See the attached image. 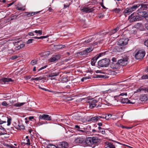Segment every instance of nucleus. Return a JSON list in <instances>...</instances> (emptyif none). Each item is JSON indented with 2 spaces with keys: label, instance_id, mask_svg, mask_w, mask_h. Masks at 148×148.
Wrapping results in <instances>:
<instances>
[{
  "label": "nucleus",
  "instance_id": "nucleus-1",
  "mask_svg": "<svg viewBox=\"0 0 148 148\" xmlns=\"http://www.w3.org/2000/svg\"><path fill=\"white\" fill-rule=\"evenodd\" d=\"M100 141L97 137H88L85 140L84 146H89L94 147L97 143H99Z\"/></svg>",
  "mask_w": 148,
  "mask_h": 148
},
{
  "label": "nucleus",
  "instance_id": "nucleus-2",
  "mask_svg": "<svg viewBox=\"0 0 148 148\" xmlns=\"http://www.w3.org/2000/svg\"><path fill=\"white\" fill-rule=\"evenodd\" d=\"M140 5L139 4L134 5L132 4L131 6L126 8L124 10V13L125 15L130 14L132 12L136 10Z\"/></svg>",
  "mask_w": 148,
  "mask_h": 148
},
{
  "label": "nucleus",
  "instance_id": "nucleus-3",
  "mask_svg": "<svg viewBox=\"0 0 148 148\" xmlns=\"http://www.w3.org/2000/svg\"><path fill=\"white\" fill-rule=\"evenodd\" d=\"M110 61V60L108 59H103L98 62V64L101 67H106L108 66Z\"/></svg>",
  "mask_w": 148,
  "mask_h": 148
},
{
  "label": "nucleus",
  "instance_id": "nucleus-4",
  "mask_svg": "<svg viewBox=\"0 0 148 148\" xmlns=\"http://www.w3.org/2000/svg\"><path fill=\"white\" fill-rule=\"evenodd\" d=\"M145 54V51L144 50H139L135 54V57L137 60L142 59L144 56Z\"/></svg>",
  "mask_w": 148,
  "mask_h": 148
},
{
  "label": "nucleus",
  "instance_id": "nucleus-5",
  "mask_svg": "<svg viewBox=\"0 0 148 148\" xmlns=\"http://www.w3.org/2000/svg\"><path fill=\"white\" fill-rule=\"evenodd\" d=\"M128 60V57L125 56L124 57H122L121 59L119 60L118 61V63H119L120 66H125L127 64Z\"/></svg>",
  "mask_w": 148,
  "mask_h": 148
},
{
  "label": "nucleus",
  "instance_id": "nucleus-6",
  "mask_svg": "<svg viewBox=\"0 0 148 148\" xmlns=\"http://www.w3.org/2000/svg\"><path fill=\"white\" fill-rule=\"evenodd\" d=\"M136 13H133L129 16V18L130 19V21L132 22L139 21L141 18L138 15H136Z\"/></svg>",
  "mask_w": 148,
  "mask_h": 148
},
{
  "label": "nucleus",
  "instance_id": "nucleus-7",
  "mask_svg": "<svg viewBox=\"0 0 148 148\" xmlns=\"http://www.w3.org/2000/svg\"><path fill=\"white\" fill-rule=\"evenodd\" d=\"M129 40L128 38H123L119 40L118 42V44L120 46L125 45H127Z\"/></svg>",
  "mask_w": 148,
  "mask_h": 148
},
{
  "label": "nucleus",
  "instance_id": "nucleus-8",
  "mask_svg": "<svg viewBox=\"0 0 148 148\" xmlns=\"http://www.w3.org/2000/svg\"><path fill=\"white\" fill-rule=\"evenodd\" d=\"M39 120H44L47 121H50L51 120V117L49 116V115L46 114H42L39 116Z\"/></svg>",
  "mask_w": 148,
  "mask_h": 148
},
{
  "label": "nucleus",
  "instance_id": "nucleus-9",
  "mask_svg": "<svg viewBox=\"0 0 148 148\" xmlns=\"http://www.w3.org/2000/svg\"><path fill=\"white\" fill-rule=\"evenodd\" d=\"M40 11L37 12H24L23 14V16L24 17H28L36 14L40 12Z\"/></svg>",
  "mask_w": 148,
  "mask_h": 148
},
{
  "label": "nucleus",
  "instance_id": "nucleus-10",
  "mask_svg": "<svg viewBox=\"0 0 148 148\" xmlns=\"http://www.w3.org/2000/svg\"><path fill=\"white\" fill-rule=\"evenodd\" d=\"M85 139L82 138H79L75 139L74 142L76 143L80 144L84 146Z\"/></svg>",
  "mask_w": 148,
  "mask_h": 148
},
{
  "label": "nucleus",
  "instance_id": "nucleus-11",
  "mask_svg": "<svg viewBox=\"0 0 148 148\" xmlns=\"http://www.w3.org/2000/svg\"><path fill=\"white\" fill-rule=\"evenodd\" d=\"M58 148H68V144L66 142L63 141L58 145Z\"/></svg>",
  "mask_w": 148,
  "mask_h": 148
},
{
  "label": "nucleus",
  "instance_id": "nucleus-12",
  "mask_svg": "<svg viewBox=\"0 0 148 148\" xmlns=\"http://www.w3.org/2000/svg\"><path fill=\"white\" fill-rule=\"evenodd\" d=\"M110 67L113 69H118L120 67V66L117 62H116L111 63Z\"/></svg>",
  "mask_w": 148,
  "mask_h": 148
},
{
  "label": "nucleus",
  "instance_id": "nucleus-13",
  "mask_svg": "<svg viewBox=\"0 0 148 148\" xmlns=\"http://www.w3.org/2000/svg\"><path fill=\"white\" fill-rule=\"evenodd\" d=\"M138 14L141 16L144 17L145 19L148 17V12L142 11L138 12Z\"/></svg>",
  "mask_w": 148,
  "mask_h": 148
},
{
  "label": "nucleus",
  "instance_id": "nucleus-14",
  "mask_svg": "<svg viewBox=\"0 0 148 148\" xmlns=\"http://www.w3.org/2000/svg\"><path fill=\"white\" fill-rule=\"evenodd\" d=\"M0 81L2 83H5L6 82H9L12 81V80L9 78H4L1 79Z\"/></svg>",
  "mask_w": 148,
  "mask_h": 148
},
{
  "label": "nucleus",
  "instance_id": "nucleus-15",
  "mask_svg": "<svg viewBox=\"0 0 148 148\" xmlns=\"http://www.w3.org/2000/svg\"><path fill=\"white\" fill-rule=\"evenodd\" d=\"M120 101L123 103H132L128 98H123L119 100Z\"/></svg>",
  "mask_w": 148,
  "mask_h": 148
},
{
  "label": "nucleus",
  "instance_id": "nucleus-16",
  "mask_svg": "<svg viewBox=\"0 0 148 148\" xmlns=\"http://www.w3.org/2000/svg\"><path fill=\"white\" fill-rule=\"evenodd\" d=\"M144 91L148 92V88H145L143 87H140L135 92V93L140 92L141 91Z\"/></svg>",
  "mask_w": 148,
  "mask_h": 148
},
{
  "label": "nucleus",
  "instance_id": "nucleus-17",
  "mask_svg": "<svg viewBox=\"0 0 148 148\" xmlns=\"http://www.w3.org/2000/svg\"><path fill=\"white\" fill-rule=\"evenodd\" d=\"M148 97L147 95L144 94L141 95L140 97V100L141 101H147L148 99Z\"/></svg>",
  "mask_w": 148,
  "mask_h": 148
},
{
  "label": "nucleus",
  "instance_id": "nucleus-18",
  "mask_svg": "<svg viewBox=\"0 0 148 148\" xmlns=\"http://www.w3.org/2000/svg\"><path fill=\"white\" fill-rule=\"evenodd\" d=\"M58 72H53L49 73L48 75V77H53L58 76L59 75Z\"/></svg>",
  "mask_w": 148,
  "mask_h": 148
},
{
  "label": "nucleus",
  "instance_id": "nucleus-19",
  "mask_svg": "<svg viewBox=\"0 0 148 148\" xmlns=\"http://www.w3.org/2000/svg\"><path fill=\"white\" fill-rule=\"evenodd\" d=\"M81 11L82 12L87 13L88 12H91V9L88 7H84L82 8L81 10Z\"/></svg>",
  "mask_w": 148,
  "mask_h": 148
},
{
  "label": "nucleus",
  "instance_id": "nucleus-20",
  "mask_svg": "<svg viewBox=\"0 0 148 148\" xmlns=\"http://www.w3.org/2000/svg\"><path fill=\"white\" fill-rule=\"evenodd\" d=\"M97 59V58L95 56L93 58L91 59V63L92 66H95V63Z\"/></svg>",
  "mask_w": 148,
  "mask_h": 148
},
{
  "label": "nucleus",
  "instance_id": "nucleus-21",
  "mask_svg": "<svg viewBox=\"0 0 148 148\" xmlns=\"http://www.w3.org/2000/svg\"><path fill=\"white\" fill-rule=\"evenodd\" d=\"M141 8L143 10H146L148 11L147 10V6H148V4H141Z\"/></svg>",
  "mask_w": 148,
  "mask_h": 148
},
{
  "label": "nucleus",
  "instance_id": "nucleus-22",
  "mask_svg": "<svg viewBox=\"0 0 148 148\" xmlns=\"http://www.w3.org/2000/svg\"><path fill=\"white\" fill-rule=\"evenodd\" d=\"M98 116H96L95 117H92L90 119L88 120V121H92V122H95L98 120Z\"/></svg>",
  "mask_w": 148,
  "mask_h": 148
},
{
  "label": "nucleus",
  "instance_id": "nucleus-23",
  "mask_svg": "<svg viewBox=\"0 0 148 148\" xmlns=\"http://www.w3.org/2000/svg\"><path fill=\"white\" fill-rule=\"evenodd\" d=\"M107 146H108L105 148H115L114 145L111 143H108L107 144Z\"/></svg>",
  "mask_w": 148,
  "mask_h": 148
},
{
  "label": "nucleus",
  "instance_id": "nucleus-24",
  "mask_svg": "<svg viewBox=\"0 0 148 148\" xmlns=\"http://www.w3.org/2000/svg\"><path fill=\"white\" fill-rule=\"evenodd\" d=\"M143 25L142 23H138L135 25V27L137 28L140 29V28L143 27Z\"/></svg>",
  "mask_w": 148,
  "mask_h": 148
},
{
  "label": "nucleus",
  "instance_id": "nucleus-25",
  "mask_svg": "<svg viewBox=\"0 0 148 148\" xmlns=\"http://www.w3.org/2000/svg\"><path fill=\"white\" fill-rule=\"evenodd\" d=\"M18 127L17 128V129L18 130H23L25 128V126L23 124H19L18 125Z\"/></svg>",
  "mask_w": 148,
  "mask_h": 148
},
{
  "label": "nucleus",
  "instance_id": "nucleus-26",
  "mask_svg": "<svg viewBox=\"0 0 148 148\" xmlns=\"http://www.w3.org/2000/svg\"><path fill=\"white\" fill-rule=\"evenodd\" d=\"M105 119L106 120H109L112 116V115L110 114H105Z\"/></svg>",
  "mask_w": 148,
  "mask_h": 148
},
{
  "label": "nucleus",
  "instance_id": "nucleus-27",
  "mask_svg": "<svg viewBox=\"0 0 148 148\" xmlns=\"http://www.w3.org/2000/svg\"><path fill=\"white\" fill-rule=\"evenodd\" d=\"M121 10L119 8H116L113 9L112 11H114L116 13H119Z\"/></svg>",
  "mask_w": 148,
  "mask_h": 148
},
{
  "label": "nucleus",
  "instance_id": "nucleus-28",
  "mask_svg": "<svg viewBox=\"0 0 148 148\" xmlns=\"http://www.w3.org/2000/svg\"><path fill=\"white\" fill-rule=\"evenodd\" d=\"M69 119H61V121L62 123H64L66 124H68L69 122L68 121Z\"/></svg>",
  "mask_w": 148,
  "mask_h": 148
},
{
  "label": "nucleus",
  "instance_id": "nucleus-29",
  "mask_svg": "<svg viewBox=\"0 0 148 148\" xmlns=\"http://www.w3.org/2000/svg\"><path fill=\"white\" fill-rule=\"evenodd\" d=\"M65 47L64 45H58L56 46V48L57 49H60L64 48Z\"/></svg>",
  "mask_w": 148,
  "mask_h": 148
},
{
  "label": "nucleus",
  "instance_id": "nucleus-30",
  "mask_svg": "<svg viewBox=\"0 0 148 148\" xmlns=\"http://www.w3.org/2000/svg\"><path fill=\"white\" fill-rule=\"evenodd\" d=\"M24 44L23 43L20 44V45L16 47V48H17V49L18 50L21 49V48H23L24 47Z\"/></svg>",
  "mask_w": 148,
  "mask_h": 148
},
{
  "label": "nucleus",
  "instance_id": "nucleus-31",
  "mask_svg": "<svg viewBox=\"0 0 148 148\" xmlns=\"http://www.w3.org/2000/svg\"><path fill=\"white\" fill-rule=\"evenodd\" d=\"M25 102L19 103H16V104H15L14 105L16 107H19L21 106H22V105H23L24 104H25Z\"/></svg>",
  "mask_w": 148,
  "mask_h": 148
},
{
  "label": "nucleus",
  "instance_id": "nucleus-32",
  "mask_svg": "<svg viewBox=\"0 0 148 148\" xmlns=\"http://www.w3.org/2000/svg\"><path fill=\"white\" fill-rule=\"evenodd\" d=\"M47 148H58V147H57L55 145L53 144L49 145H47Z\"/></svg>",
  "mask_w": 148,
  "mask_h": 148
},
{
  "label": "nucleus",
  "instance_id": "nucleus-33",
  "mask_svg": "<svg viewBox=\"0 0 148 148\" xmlns=\"http://www.w3.org/2000/svg\"><path fill=\"white\" fill-rule=\"evenodd\" d=\"M48 123H49V122H48L47 121H40L38 123V125H42L43 124H47Z\"/></svg>",
  "mask_w": 148,
  "mask_h": 148
},
{
  "label": "nucleus",
  "instance_id": "nucleus-34",
  "mask_svg": "<svg viewBox=\"0 0 148 148\" xmlns=\"http://www.w3.org/2000/svg\"><path fill=\"white\" fill-rule=\"evenodd\" d=\"M37 60H34L31 61V63L32 65H34L37 63Z\"/></svg>",
  "mask_w": 148,
  "mask_h": 148
},
{
  "label": "nucleus",
  "instance_id": "nucleus-35",
  "mask_svg": "<svg viewBox=\"0 0 148 148\" xmlns=\"http://www.w3.org/2000/svg\"><path fill=\"white\" fill-rule=\"evenodd\" d=\"M85 50L87 54L88 53H89L92 50V49L91 48L89 47L85 49Z\"/></svg>",
  "mask_w": 148,
  "mask_h": 148
},
{
  "label": "nucleus",
  "instance_id": "nucleus-36",
  "mask_svg": "<svg viewBox=\"0 0 148 148\" xmlns=\"http://www.w3.org/2000/svg\"><path fill=\"white\" fill-rule=\"evenodd\" d=\"M97 105V104L95 103H91V104L90 105V107L91 108H94L95 106H96Z\"/></svg>",
  "mask_w": 148,
  "mask_h": 148
},
{
  "label": "nucleus",
  "instance_id": "nucleus-37",
  "mask_svg": "<svg viewBox=\"0 0 148 148\" xmlns=\"http://www.w3.org/2000/svg\"><path fill=\"white\" fill-rule=\"evenodd\" d=\"M36 34H38L40 35H41L42 34V30H36L34 32Z\"/></svg>",
  "mask_w": 148,
  "mask_h": 148
},
{
  "label": "nucleus",
  "instance_id": "nucleus-38",
  "mask_svg": "<svg viewBox=\"0 0 148 148\" xmlns=\"http://www.w3.org/2000/svg\"><path fill=\"white\" fill-rule=\"evenodd\" d=\"M7 118H8L7 125L8 126H9L10 125L12 119H11V118H9L7 117Z\"/></svg>",
  "mask_w": 148,
  "mask_h": 148
},
{
  "label": "nucleus",
  "instance_id": "nucleus-39",
  "mask_svg": "<svg viewBox=\"0 0 148 148\" xmlns=\"http://www.w3.org/2000/svg\"><path fill=\"white\" fill-rule=\"evenodd\" d=\"M105 55L104 53H100L98 56H95L98 59L100 57Z\"/></svg>",
  "mask_w": 148,
  "mask_h": 148
},
{
  "label": "nucleus",
  "instance_id": "nucleus-40",
  "mask_svg": "<svg viewBox=\"0 0 148 148\" xmlns=\"http://www.w3.org/2000/svg\"><path fill=\"white\" fill-rule=\"evenodd\" d=\"M17 9L19 10H24L25 9V6L21 7H18Z\"/></svg>",
  "mask_w": 148,
  "mask_h": 148
},
{
  "label": "nucleus",
  "instance_id": "nucleus-41",
  "mask_svg": "<svg viewBox=\"0 0 148 148\" xmlns=\"http://www.w3.org/2000/svg\"><path fill=\"white\" fill-rule=\"evenodd\" d=\"M142 78L143 79H148V75H143L142 76Z\"/></svg>",
  "mask_w": 148,
  "mask_h": 148
},
{
  "label": "nucleus",
  "instance_id": "nucleus-42",
  "mask_svg": "<svg viewBox=\"0 0 148 148\" xmlns=\"http://www.w3.org/2000/svg\"><path fill=\"white\" fill-rule=\"evenodd\" d=\"M91 100H92L91 101V102H90L91 103H97L98 101V100L94 99V98L91 99Z\"/></svg>",
  "mask_w": 148,
  "mask_h": 148
},
{
  "label": "nucleus",
  "instance_id": "nucleus-43",
  "mask_svg": "<svg viewBox=\"0 0 148 148\" xmlns=\"http://www.w3.org/2000/svg\"><path fill=\"white\" fill-rule=\"evenodd\" d=\"M2 105L3 106H7L8 105L6 101H4L2 103Z\"/></svg>",
  "mask_w": 148,
  "mask_h": 148
},
{
  "label": "nucleus",
  "instance_id": "nucleus-44",
  "mask_svg": "<svg viewBox=\"0 0 148 148\" xmlns=\"http://www.w3.org/2000/svg\"><path fill=\"white\" fill-rule=\"evenodd\" d=\"M98 120H99L100 119H105V115H103V116H98Z\"/></svg>",
  "mask_w": 148,
  "mask_h": 148
},
{
  "label": "nucleus",
  "instance_id": "nucleus-45",
  "mask_svg": "<svg viewBox=\"0 0 148 148\" xmlns=\"http://www.w3.org/2000/svg\"><path fill=\"white\" fill-rule=\"evenodd\" d=\"M56 61L57 60H56V58H55L54 56L50 59V61L51 62H53Z\"/></svg>",
  "mask_w": 148,
  "mask_h": 148
},
{
  "label": "nucleus",
  "instance_id": "nucleus-46",
  "mask_svg": "<svg viewBox=\"0 0 148 148\" xmlns=\"http://www.w3.org/2000/svg\"><path fill=\"white\" fill-rule=\"evenodd\" d=\"M54 57L56 58V59L57 60H58L60 58V56L59 55H55Z\"/></svg>",
  "mask_w": 148,
  "mask_h": 148
},
{
  "label": "nucleus",
  "instance_id": "nucleus-47",
  "mask_svg": "<svg viewBox=\"0 0 148 148\" xmlns=\"http://www.w3.org/2000/svg\"><path fill=\"white\" fill-rule=\"evenodd\" d=\"M27 143H25L26 145H30L31 144V143L30 142V140L29 138H28V139H27Z\"/></svg>",
  "mask_w": 148,
  "mask_h": 148
},
{
  "label": "nucleus",
  "instance_id": "nucleus-48",
  "mask_svg": "<svg viewBox=\"0 0 148 148\" xmlns=\"http://www.w3.org/2000/svg\"><path fill=\"white\" fill-rule=\"evenodd\" d=\"M75 128L77 131L79 130V129H80L79 126L78 125H75Z\"/></svg>",
  "mask_w": 148,
  "mask_h": 148
},
{
  "label": "nucleus",
  "instance_id": "nucleus-49",
  "mask_svg": "<svg viewBox=\"0 0 148 148\" xmlns=\"http://www.w3.org/2000/svg\"><path fill=\"white\" fill-rule=\"evenodd\" d=\"M34 40L33 39H29L27 41V44H29L30 43H31L32 42V41Z\"/></svg>",
  "mask_w": 148,
  "mask_h": 148
},
{
  "label": "nucleus",
  "instance_id": "nucleus-50",
  "mask_svg": "<svg viewBox=\"0 0 148 148\" xmlns=\"http://www.w3.org/2000/svg\"><path fill=\"white\" fill-rule=\"evenodd\" d=\"M92 40V38H89L87 40H85V42L86 43H88L89 42L91 41V40Z\"/></svg>",
  "mask_w": 148,
  "mask_h": 148
},
{
  "label": "nucleus",
  "instance_id": "nucleus-51",
  "mask_svg": "<svg viewBox=\"0 0 148 148\" xmlns=\"http://www.w3.org/2000/svg\"><path fill=\"white\" fill-rule=\"evenodd\" d=\"M113 62H116V59L115 58H112L111 60Z\"/></svg>",
  "mask_w": 148,
  "mask_h": 148
},
{
  "label": "nucleus",
  "instance_id": "nucleus-52",
  "mask_svg": "<svg viewBox=\"0 0 148 148\" xmlns=\"http://www.w3.org/2000/svg\"><path fill=\"white\" fill-rule=\"evenodd\" d=\"M145 45L148 47V39L146 40L144 42Z\"/></svg>",
  "mask_w": 148,
  "mask_h": 148
},
{
  "label": "nucleus",
  "instance_id": "nucleus-53",
  "mask_svg": "<svg viewBox=\"0 0 148 148\" xmlns=\"http://www.w3.org/2000/svg\"><path fill=\"white\" fill-rule=\"evenodd\" d=\"M68 77H64L63 78V81H64L65 82H68Z\"/></svg>",
  "mask_w": 148,
  "mask_h": 148
},
{
  "label": "nucleus",
  "instance_id": "nucleus-54",
  "mask_svg": "<svg viewBox=\"0 0 148 148\" xmlns=\"http://www.w3.org/2000/svg\"><path fill=\"white\" fill-rule=\"evenodd\" d=\"M47 66V65H46L43 67H41L40 68V69H39L38 70V71H40L41 70L43 69L46 68Z\"/></svg>",
  "mask_w": 148,
  "mask_h": 148
},
{
  "label": "nucleus",
  "instance_id": "nucleus-55",
  "mask_svg": "<svg viewBox=\"0 0 148 148\" xmlns=\"http://www.w3.org/2000/svg\"><path fill=\"white\" fill-rule=\"evenodd\" d=\"M121 127L123 128H126L127 129H130L132 128V127H125L124 126H121Z\"/></svg>",
  "mask_w": 148,
  "mask_h": 148
},
{
  "label": "nucleus",
  "instance_id": "nucleus-56",
  "mask_svg": "<svg viewBox=\"0 0 148 148\" xmlns=\"http://www.w3.org/2000/svg\"><path fill=\"white\" fill-rule=\"evenodd\" d=\"M110 74L113 75H116V73L114 71H112L110 72Z\"/></svg>",
  "mask_w": 148,
  "mask_h": 148
},
{
  "label": "nucleus",
  "instance_id": "nucleus-57",
  "mask_svg": "<svg viewBox=\"0 0 148 148\" xmlns=\"http://www.w3.org/2000/svg\"><path fill=\"white\" fill-rule=\"evenodd\" d=\"M18 58V56H14L12 57L11 59L12 60H14L17 59Z\"/></svg>",
  "mask_w": 148,
  "mask_h": 148
},
{
  "label": "nucleus",
  "instance_id": "nucleus-58",
  "mask_svg": "<svg viewBox=\"0 0 148 148\" xmlns=\"http://www.w3.org/2000/svg\"><path fill=\"white\" fill-rule=\"evenodd\" d=\"M104 16V15L102 13H100L98 16L99 18H103Z\"/></svg>",
  "mask_w": 148,
  "mask_h": 148
},
{
  "label": "nucleus",
  "instance_id": "nucleus-59",
  "mask_svg": "<svg viewBox=\"0 0 148 148\" xmlns=\"http://www.w3.org/2000/svg\"><path fill=\"white\" fill-rule=\"evenodd\" d=\"M100 5L104 8L106 9V8L103 5V2H101L100 3Z\"/></svg>",
  "mask_w": 148,
  "mask_h": 148
},
{
  "label": "nucleus",
  "instance_id": "nucleus-60",
  "mask_svg": "<svg viewBox=\"0 0 148 148\" xmlns=\"http://www.w3.org/2000/svg\"><path fill=\"white\" fill-rule=\"evenodd\" d=\"M124 95H125L126 96L127 95V93H122L121 94H120L119 95V96H124Z\"/></svg>",
  "mask_w": 148,
  "mask_h": 148
},
{
  "label": "nucleus",
  "instance_id": "nucleus-61",
  "mask_svg": "<svg viewBox=\"0 0 148 148\" xmlns=\"http://www.w3.org/2000/svg\"><path fill=\"white\" fill-rule=\"evenodd\" d=\"M47 10L50 12H52L53 11V10L51 7H49Z\"/></svg>",
  "mask_w": 148,
  "mask_h": 148
},
{
  "label": "nucleus",
  "instance_id": "nucleus-62",
  "mask_svg": "<svg viewBox=\"0 0 148 148\" xmlns=\"http://www.w3.org/2000/svg\"><path fill=\"white\" fill-rule=\"evenodd\" d=\"M108 76L105 75H102L101 77L104 78H106L108 77Z\"/></svg>",
  "mask_w": 148,
  "mask_h": 148
},
{
  "label": "nucleus",
  "instance_id": "nucleus-63",
  "mask_svg": "<svg viewBox=\"0 0 148 148\" xmlns=\"http://www.w3.org/2000/svg\"><path fill=\"white\" fill-rule=\"evenodd\" d=\"M31 78V77L30 76H27L25 77V78L26 79H29Z\"/></svg>",
  "mask_w": 148,
  "mask_h": 148
},
{
  "label": "nucleus",
  "instance_id": "nucleus-64",
  "mask_svg": "<svg viewBox=\"0 0 148 148\" xmlns=\"http://www.w3.org/2000/svg\"><path fill=\"white\" fill-rule=\"evenodd\" d=\"M145 28L147 30H148V23L146 24H145Z\"/></svg>",
  "mask_w": 148,
  "mask_h": 148
}]
</instances>
